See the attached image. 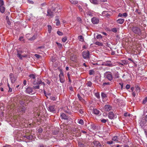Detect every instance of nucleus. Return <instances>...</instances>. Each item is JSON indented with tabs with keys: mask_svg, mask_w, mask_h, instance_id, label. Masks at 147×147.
Here are the masks:
<instances>
[{
	"mask_svg": "<svg viewBox=\"0 0 147 147\" xmlns=\"http://www.w3.org/2000/svg\"><path fill=\"white\" fill-rule=\"evenodd\" d=\"M132 32L136 34H137L139 36L141 35V32L140 29L137 27H133L131 29Z\"/></svg>",
	"mask_w": 147,
	"mask_h": 147,
	"instance_id": "1",
	"label": "nucleus"
},
{
	"mask_svg": "<svg viewBox=\"0 0 147 147\" xmlns=\"http://www.w3.org/2000/svg\"><path fill=\"white\" fill-rule=\"evenodd\" d=\"M105 78L110 81H111L113 78L111 73L110 72L107 71L104 74Z\"/></svg>",
	"mask_w": 147,
	"mask_h": 147,
	"instance_id": "2",
	"label": "nucleus"
},
{
	"mask_svg": "<svg viewBox=\"0 0 147 147\" xmlns=\"http://www.w3.org/2000/svg\"><path fill=\"white\" fill-rule=\"evenodd\" d=\"M82 55L83 58L84 59H89L90 58V53L88 50L83 51Z\"/></svg>",
	"mask_w": 147,
	"mask_h": 147,
	"instance_id": "3",
	"label": "nucleus"
},
{
	"mask_svg": "<svg viewBox=\"0 0 147 147\" xmlns=\"http://www.w3.org/2000/svg\"><path fill=\"white\" fill-rule=\"evenodd\" d=\"M59 77L60 82L62 83H64L65 81L63 73L61 70H60V74L59 75Z\"/></svg>",
	"mask_w": 147,
	"mask_h": 147,
	"instance_id": "4",
	"label": "nucleus"
},
{
	"mask_svg": "<svg viewBox=\"0 0 147 147\" xmlns=\"http://www.w3.org/2000/svg\"><path fill=\"white\" fill-rule=\"evenodd\" d=\"M4 2L3 0H0V12L1 13H3L5 10V8L3 6Z\"/></svg>",
	"mask_w": 147,
	"mask_h": 147,
	"instance_id": "5",
	"label": "nucleus"
},
{
	"mask_svg": "<svg viewBox=\"0 0 147 147\" xmlns=\"http://www.w3.org/2000/svg\"><path fill=\"white\" fill-rule=\"evenodd\" d=\"M61 117L62 119L66 120L67 122H69V121H71L72 119L69 117L68 116H67L64 113H62L61 114Z\"/></svg>",
	"mask_w": 147,
	"mask_h": 147,
	"instance_id": "6",
	"label": "nucleus"
},
{
	"mask_svg": "<svg viewBox=\"0 0 147 147\" xmlns=\"http://www.w3.org/2000/svg\"><path fill=\"white\" fill-rule=\"evenodd\" d=\"M9 77L12 84L14 83L17 79L16 77L14 76L12 73H10L9 75Z\"/></svg>",
	"mask_w": 147,
	"mask_h": 147,
	"instance_id": "7",
	"label": "nucleus"
},
{
	"mask_svg": "<svg viewBox=\"0 0 147 147\" xmlns=\"http://www.w3.org/2000/svg\"><path fill=\"white\" fill-rule=\"evenodd\" d=\"M102 14L103 16L108 18L111 16L112 13L110 11H104L102 13Z\"/></svg>",
	"mask_w": 147,
	"mask_h": 147,
	"instance_id": "8",
	"label": "nucleus"
},
{
	"mask_svg": "<svg viewBox=\"0 0 147 147\" xmlns=\"http://www.w3.org/2000/svg\"><path fill=\"white\" fill-rule=\"evenodd\" d=\"M140 125L143 128H144L147 125V122L144 119H142L140 122Z\"/></svg>",
	"mask_w": 147,
	"mask_h": 147,
	"instance_id": "9",
	"label": "nucleus"
},
{
	"mask_svg": "<svg viewBox=\"0 0 147 147\" xmlns=\"http://www.w3.org/2000/svg\"><path fill=\"white\" fill-rule=\"evenodd\" d=\"M92 23L94 24H98L99 22V20L98 18L94 17L91 19Z\"/></svg>",
	"mask_w": 147,
	"mask_h": 147,
	"instance_id": "10",
	"label": "nucleus"
},
{
	"mask_svg": "<svg viewBox=\"0 0 147 147\" xmlns=\"http://www.w3.org/2000/svg\"><path fill=\"white\" fill-rule=\"evenodd\" d=\"M93 143V147H104V145H102L98 141H94Z\"/></svg>",
	"mask_w": 147,
	"mask_h": 147,
	"instance_id": "11",
	"label": "nucleus"
},
{
	"mask_svg": "<svg viewBox=\"0 0 147 147\" xmlns=\"http://www.w3.org/2000/svg\"><path fill=\"white\" fill-rule=\"evenodd\" d=\"M55 106L54 105H50L48 107V109L49 111L55 113Z\"/></svg>",
	"mask_w": 147,
	"mask_h": 147,
	"instance_id": "12",
	"label": "nucleus"
},
{
	"mask_svg": "<svg viewBox=\"0 0 147 147\" xmlns=\"http://www.w3.org/2000/svg\"><path fill=\"white\" fill-rule=\"evenodd\" d=\"M27 94H30L32 93L33 92V89L30 86L28 87L25 90Z\"/></svg>",
	"mask_w": 147,
	"mask_h": 147,
	"instance_id": "13",
	"label": "nucleus"
},
{
	"mask_svg": "<svg viewBox=\"0 0 147 147\" xmlns=\"http://www.w3.org/2000/svg\"><path fill=\"white\" fill-rule=\"evenodd\" d=\"M89 130H95L97 128V127L94 124H92L88 126Z\"/></svg>",
	"mask_w": 147,
	"mask_h": 147,
	"instance_id": "14",
	"label": "nucleus"
},
{
	"mask_svg": "<svg viewBox=\"0 0 147 147\" xmlns=\"http://www.w3.org/2000/svg\"><path fill=\"white\" fill-rule=\"evenodd\" d=\"M47 14L46 16H49L50 17H53V12H52L51 10L50 9H48L47 11Z\"/></svg>",
	"mask_w": 147,
	"mask_h": 147,
	"instance_id": "15",
	"label": "nucleus"
},
{
	"mask_svg": "<svg viewBox=\"0 0 147 147\" xmlns=\"http://www.w3.org/2000/svg\"><path fill=\"white\" fill-rule=\"evenodd\" d=\"M108 117L109 119H112L115 117V115L112 112H110L108 113Z\"/></svg>",
	"mask_w": 147,
	"mask_h": 147,
	"instance_id": "16",
	"label": "nucleus"
},
{
	"mask_svg": "<svg viewBox=\"0 0 147 147\" xmlns=\"http://www.w3.org/2000/svg\"><path fill=\"white\" fill-rule=\"evenodd\" d=\"M113 78L114 79H117L119 78V74L118 72L117 71H115L113 72Z\"/></svg>",
	"mask_w": 147,
	"mask_h": 147,
	"instance_id": "17",
	"label": "nucleus"
},
{
	"mask_svg": "<svg viewBox=\"0 0 147 147\" xmlns=\"http://www.w3.org/2000/svg\"><path fill=\"white\" fill-rule=\"evenodd\" d=\"M42 82L41 80L38 79L37 80V82H36L35 81L33 82V84L34 86H36V85H39L40 84H41Z\"/></svg>",
	"mask_w": 147,
	"mask_h": 147,
	"instance_id": "18",
	"label": "nucleus"
},
{
	"mask_svg": "<svg viewBox=\"0 0 147 147\" xmlns=\"http://www.w3.org/2000/svg\"><path fill=\"white\" fill-rule=\"evenodd\" d=\"M105 111H109L111 110L112 107L110 105H106L105 107Z\"/></svg>",
	"mask_w": 147,
	"mask_h": 147,
	"instance_id": "19",
	"label": "nucleus"
},
{
	"mask_svg": "<svg viewBox=\"0 0 147 147\" xmlns=\"http://www.w3.org/2000/svg\"><path fill=\"white\" fill-rule=\"evenodd\" d=\"M93 113L96 115H100L101 113H100V111L96 109H93Z\"/></svg>",
	"mask_w": 147,
	"mask_h": 147,
	"instance_id": "20",
	"label": "nucleus"
},
{
	"mask_svg": "<svg viewBox=\"0 0 147 147\" xmlns=\"http://www.w3.org/2000/svg\"><path fill=\"white\" fill-rule=\"evenodd\" d=\"M24 138H26V139H28L29 140H32L33 136L32 135H26L24 136Z\"/></svg>",
	"mask_w": 147,
	"mask_h": 147,
	"instance_id": "21",
	"label": "nucleus"
},
{
	"mask_svg": "<svg viewBox=\"0 0 147 147\" xmlns=\"http://www.w3.org/2000/svg\"><path fill=\"white\" fill-rule=\"evenodd\" d=\"M127 16V13H124L123 14L121 13H119L118 15V17H122L123 16L124 17H126Z\"/></svg>",
	"mask_w": 147,
	"mask_h": 147,
	"instance_id": "22",
	"label": "nucleus"
},
{
	"mask_svg": "<svg viewBox=\"0 0 147 147\" xmlns=\"http://www.w3.org/2000/svg\"><path fill=\"white\" fill-rule=\"evenodd\" d=\"M124 21L125 20L124 19L120 18L117 20L116 21L118 23L121 24L124 23Z\"/></svg>",
	"mask_w": 147,
	"mask_h": 147,
	"instance_id": "23",
	"label": "nucleus"
},
{
	"mask_svg": "<svg viewBox=\"0 0 147 147\" xmlns=\"http://www.w3.org/2000/svg\"><path fill=\"white\" fill-rule=\"evenodd\" d=\"M102 65H104L105 66H108L109 67H113V65L112 63H105V62L103 63Z\"/></svg>",
	"mask_w": 147,
	"mask_h": 147,
	"instance_id": "24",
	"label": "nucleus"
},
{
	"mask_svg": "<svg viewBox=\"0 0 147 147\" xmlns=\"http://www.w3.org/2000/svg\"><path fill=\"white\" fill-rule=\"evenodd\" d=\"M119 138L117 136H115L112 137V140L113 141H115L117 142H119Z\"/></svg>",
	"mask_w": 147,
	"mask_h": 147,
	"instance_id": "25",
	"label": "nucleus"
},
{
	"mask_svg": "<svg viewBox=\"0 0 147 147\" xmlns=\"http://www.w3.org/2000/svg\"><path fill=\"white\" fill-rule=\"evenodd\" d=\"M90 2L95 5H97L99 1L98 0H90Z\"/></svg>",
	"mask_w": 147,
	"mask_h": 147,
	"instance_id": "26",
	"label": "nucleus"
},
{
	"mask_svg": "<svg viewBox=\"0 0 147 147\" xmlns=\"http://www.w3.org/2000/svg\"><path fill=\"white\" fill-rule=\"evenodd\" d=\"M77 96H78V98L79 99V100L82 101V102H85V100L83 99L80 96V94H77Z\"/></svg>",
	"mask_w": 147,
	"mask_h": 147,
	"instance_id": "27",
	"label": "nucleus"
},
{
	"mask_svg": "<svg viewBox=\"0 0 147 147\" xmlns=\"http://www.w3.org/2000/svg\"><path fill=\"white\" fill-rule=\"evenodd\" d=\"M29 77H30V78L34 80L33 82H34V81H35V76L34 74H30L29 75Z\"/></svg>",
	"mask_w": 147,
	"mask_h": 147,
	"instance_id": "28",
	"label": "nucleus"
},
{
	"mask_svg": "<svg viewBox=\"0 0 147 147\" xmlns=\"http://www.w3.org/2000/svg\"><path fill=\"white\" fill-rule=\"evenodd\" d=\"M22 51L21 50H18L17 51L18 54H17V57H21V54L22 53Z\"/></svg>",
	"mask_w": 147,
	"mask_h": 147,
	"instance_id": "29",
	"label": "nucleus"
},
{
	"mask_svg": "<svg viewBox=\"0 0 147 147\" xmlns=\"http://www.w3.org/2000/svg\"><path fill=\"white\" fill-rule=\"evenodd\" d=\"M93 11H88L86 13L87 15L89 16H90L92 17L93 16Z\"/></svg>",
	"mask_w": 147,
	"mask_h": 147,
	"instance_id": "30",
	"label": "nucleus"
},
{
	"mask_svg": "<svg viewBox=\"0 0 147 147\" xmlns=\"http://www.w3.org/2000/svg\"><path fill=\"white\" fill-rule=\"evenodd\" d=\"M60 131L57 130H54L53 132H52V134L53 135H57V134H58L59 133H60Z\"/></svg>",
	"mask_w": 147,
	"mask_h": 147,
	"instance_id": "31",
	"label": "nucleus"
},
{
	"mask_svg": "<svg viewBox=\"0 0 147 147\" xmlns=\"http://www.w3.org/2000/svg\"><path fill=\"white\" fill-rule=\"evenodd\" d=\"M86 85H87V86L90 87H92V83L90 81H88L87 83H86Z\"/></svg>",
	"mask_w": 147,
	"mask_h": 147,
	"instance_id": "32",
	"label": "nucleus"
},
{
	"mask_svg": "<svg viewBox=\"0 0 147 147\" xmlns=\"http://www.w3.org/2000/svg\"><path fill=\"white\" fill-rule=\"evenodd\" d=\"M78 38L79 40L80 41H81L82 42H83L84 41V38H83V37L82 36L80 35V36H79L78 37Z\"/></svg>",
	"mask_w": 147,
	"mask_h": 147,
	"instance_id": "33",
	"label": "nucleus"
},
{
	"mask_svg": "<svg viewBox=\"0 0 147 147\" xmlns=\"http://www.w3.org/2000/svg\"><path fill=\"white\" fill-rule=\"evenodd\" d=\"M36 35H34L32 37L28 39V40L31 41L33 40L36 38Z\"/></svg>",
	"mask_w": 147,
	"mask_h": 147,
	"instance_id": "34",
	"label": "nucleus"
},
{
	"mask_svg": "<svg viewBox=\"0 0 147 147\" xmlns=\"http://www.w3.org/2000/svg\"><path fill=\"white\" fill-rule=\"evenodd\" d=\"M136 89V90L137 92H139L140 90V88L138 85H136L135 87Z\"/></svg>",
	"mask_w": 147,
	"mask_h": 147,
	"instance_id": "35",
	"label": "nucleus"
},
{
	"mask_svg": "<svg viewBox=\"0 0 147 147\" xmlns=\"http://www.w3.org/2000/svg\"><path fill=\"white\" fill-rule=\"evenodd\" d=\"M48 32L49 33H51V29H52V27L50 25H48Z\"/></svg>",
	"mask_w": 147,
	"mask_h": 147,
	"instance_id": "36",
	"label": "nucleus"
},
{
	"mask_svg": "<svg viewBox=\"0 0 147 147\" xmlns=\"http://www.w3.org/2000/svg\"><path fill=\"white\" fill-rule=\"evenodd\" d=\"M101 96L102 98H104L106 97H107V95L104 93H102L101 94Z\"/></svg>",
	"mask_w": 147,
	"mask_h": 147,
	"instance_id": "37",
	"label": "nucleus"
},
{
	"mask_svg": "<svg viewBox=\"0 0 147 147\" xmlns=\"http://www.w3.org/2000/svg\"><path fill=\"white\" fill-rule=\"evenodd\" d=\"M67 77H68V82L70 83H71V80L70 79V74H69V72H68L67 73Z\"/></svg>",
	"mask_w": 147,
	"mask_h": 147,
	"instance_id": "38",
	"label": "nucleus"
},
{
	"mask_svg": "<svg viewBox=\"0 0 147 147\" xmlns=\"http://www.w3.org/2000/svg\"><path fill=\"white\" fill-rule=\"evenodd\" d=\"M95 73V71L93 70H90L89 71V74L90 75H93Z\"/></svg>",
	"mask_w": 147,
	"mask_h": 147,
	"instance_id": "39",
	"label": "nucleus"
},
{
	"mask_svg": "<svg viewBox=\"0 0 147 147\" xmlns=\"http://www.w3.org/2000/svg\"><path fill=\"white\" fill-rule=\"evenodd\" d=\"M70 1L71 3L74 4H76L78 3V1H75L74 0H70Z\"/></svg>",
	"mask_w": 147,
	"mask_h": 147,
	"instance_id": "40",
	"label": "nucleus"
},
{
	"mask_svg": "<svg viewBox=\"0 0 147 147\" xmlns=\"http://www.w3.org/2000/svg\"><path fill=\"white\" fill-rule=\"evenodd\" d=\"M36 86H33L32 88L33 89H39L40 88V86L36 85Z\"/></svg>",
	"mask_w": 147,
	"mask_h": 147,
	"instance_id": "41",
	"label": "nucleus"
},
{
	"mask_svg": "<svg viewBox=\"0 0 147 147\" xmlns=\"http://www.w3.org/2000/svg\"><path fill=\"white\" fill-rule=\"evenodd\" d=\"M95 44L99 46H103V45L102 43L98 42H95Z\"/></svg>",
	"mask_w": 147,
	"mask_h": 147,
	"instance_id": "42",
	"label": "nucleus"
},
{
	"mask_svg": "<svg viewBox=\"0 0 147 147\" xmlns=\"http://www.w3.org/2000/svg\"><path fill=\"white\" fill-rule=\"evenodd\" d=\"M25 109V108L24 107H20V111L21 112H22L23 113L24 112Z\"/></svg>",
	"mask_w": 147,
	"mask_h": 147,
	"instance_id": "43",
	"label": "nucleus"
},
{
	"mask_svg": "<svg viewBox=\"0 0 147 147\" xmlns=\"http://www.w3.org/2000/svg\"><path fill=\"white\" fill-rule=\"evenodd\" d=\"M78 123L81 125H83L84 124V122L82 119H80L78 121Z\"/></svg>",
	"mask_w": 147,
	"mask_h": 147,
	"instance_id": "44",
	"label": "nucleus"
},
{
	"mask_svg": "<svg viewBox=\"0 0 147 147\" xmlns=\"http://www.w3.org/2000/svg\"><path fill=\"white\" fill-rule=\"evenodd\" d=\"M56 43L59 48L61 49L62 48V45L61 44L58 42H56Z\"/></svg>",
	"mask_w": 147,
	"mask_h": 147,
	"instance_id": "45",
	"label": "nucleus"
},
{
	"mask_svg": "<svg viewBox=\"0 0 147 147\" xmlns=\"http://www.w3.org/2000/svg\"><path fill=\"white\" fill-rule=\"evenodd\" d=\"M147 101V96L143 100L142 103L143 104H145Z\"/></svg>",
	"mask_w": 147,
	"mask_h": 147,
	"instance_id": "46",
	"label": "nucleus"
},
{
	"mask_svg": "<svg viewBox=\"0 0 147 147\" xmlns=\"http://www.w3.org/2000/svg\"><path fill=\"white\" fill-rule=\"evenodd\" d=\"M67 39V37L65 36L62 38V41L63 42H65L66 41Z\"/></svg>",
	"mask_w": 147,
	"mask_h": 147,
	"instance_id": "47",
	"label": "nucleus"
},
{
	"mask_svg": "<svg viewBox=\"0 0 147 147\" xmlns=\"http://www.w3.org/2000/svg\"><path fill=\"white\" fill-rule=\"evenodd\" d=\"M79 147H85V145L84 144L80 142L79 143Z\"/></svg>",
	"mask_w": 147,
	"mask_h": 147,
	"instance_id": "48",
	"label": "nucleus"
},
{
	"mask_svg": "<svg viewBox=\"0 0 147 147\" xmlns=\"http://www.w3.org/2000/svg\"><path fill=\"white\" fill-rule=\"evenodd\" d=\"M55 20L57 21L56 23V26H59L60 24V22L59 20V19H56Z\"/></svg>",
	"mask_w": 147,
	"mask_h": 147,
	"instance_id": "49",
	"label": "nucleus"
},
{
	"mask_svg": "<svg viewBox=\"0 0 147 147\" xmlns=\"http://www.w3.org/2000/svg\"><path fill=\"white\" fill-rule=\"evenodd\" d=\"M135 12H136L138 15H140L141 14V11L138 9H136Z\"/></svg>",
	"mask_w": 147,
	"mask_h": 147,
	"instance_id": "50",
	"label": "nucleus"
},
{
	"mask_svg": "<svg viewBox=\"0 0 147 147\" xmlns=\"http://www.w3.org/2000/svg\"><path fill=\"white\" fill-rule=\"evenodd\" d=\"M106 143L109 144H111L113 143V142L112 141H108Z\"/></svg>",
	"mask_w": 147,
	"mask_h": 147,
	"instance_id": "51",
	"label": "nucleus"
},
{
	"mask_svg": "<svg viewBox=\"0 0 147 147\" xmlns=\"http://www.w3.org/2000/svg\"><path fill=\"white\" fill-rule=\"evenodd\" d=\"M130 115H131V114H129L127 113H125L124 114V116L125 117H127V116L129 117H130Z\"/></svg>",
	"mask_w": 147,
	"mask_h": 147,
	"instance_id": "52",
	"label": "nucleus"
},
{
	"mask_svg": "<svg viewBox=\"0 0 147 147\" xmlns=\"http://www.w3.org/2000/svg\"><path fill=\"white\" fill-rule=\"evenodd\" d=\"M38 132L39 133H41L43 131L42 129L41 128H40L37 130Z\"/></svg>",
	"mask_w": 147,
	"mask_h": 147,
	"instance_id": "53",
	"label": "nucleus"
},
{
	"mask_svg": "<svg viewBox=\"0 0 147 147\" xmlns=\"http://www.w3.org/2000/svg\"><path fill=\"white\" fill-rule=\"evenodd\" d=\"M108 121V119H101V121L102 123H105L107 121Z\"/></svg>",
	"mask_w": 147,
	"mask_h": 147,
	"instance_id": "54",
	"label": "nucleus"
},
{
	"mask_svg": "<svg viewBox=\"0 0 147 147\" xmlns=\"http://www.w3.org/2000/svg\"><path fill=\"white\" fill-rule=\"evenodd\" d=\"M111 31L115 33H116L117 31V29L116 28H114L111 29Z\"/></svg>",
	"mask_w": 147,
	"mask_h": 147,
	"instance_id": "55",
	"label": "nucleus"
},
{
	"mask_svg": "<svg viewBox=\"0 0 147 147\" xmlns=\"http://www.w3.org/2000/svg\"><path fill=\"white\" fill-rule=\"evenodd\" d=\"M110 83L109 82H105L103 83L102 84L103 86H105L106 85H109Z\"/></svg>",
	"mask_w": 147,
	"mask_h": 147,
	"instance_id": "56",
	"label": "nucleus"
},
{
	"mask_svg": "<svg viewBox=\"0 0 147 147\" xmlns=\"http://www.w3.org/2000/svg\"><path fill=\"white\" fill-rule=\"evenodd\" d=\"M78 8L79 9V10L81 12L83 10V9H82V7L81 6H80V5L78 6Z\"/></svg>",
	"mask_w": 147,
	"mask_h": 147,
	"instance_id": "57",
	"label": "nucleus"
},
{
	"mask_svg": "<svg viewBox=\"0 0 147 147\" xmlns=\"http://www.w3.org/2000/svg\"><path fill=\"white\" fill-rule=\"evenodd\" d=\"M27 55H21V57H18L20 59H22V57H27Z\"/></svg>",
	"mask_w": 147,
	"mask_h": 147,
	"instance_id": "58",
	"label": "nucleus"
},
{
	"mask_svg": "<svg viewBox=\"0 0 147 147\" xmlns=\"http://www.w3.org/2000/svg\"><path fill=\"white\" fill-rule=\"evenodd\" d=\"M57 33L58 35H59V36H62L63 34L62 32L59 31H57Z\"/></svg>",
	"mask_w": 147,
	"mask_h": 147,
	"instance_id": "59",
	"label": "nucleus"
},
{
	"mask_svg": "<svg viewBox=\"0 0 147 147\" xmlns=\"http://www.w3.org/2000/svg\"><path fill=\"white\" fill-rule=\"evenodd\" d=\"M102 38V36L100 34H98L96 36V38L98 39H100Z\"/></svg>",
	"mask_w": 147,
	"mask_h": 147,
	"instance_id": "60",
	"label": "nucleus"
},
{
	"mask_svg": "<svg viewBox=\"0 0 147 147\" xmlns=\"http://www.w3.org/2000/svg\"><path fill=\"white\" fill-rule=\"evenodd\" d=\"M38 147H45V146L42 143H40L38 145Z\"/></svg>",
	"mask_w": 147,
	"mask_h": 147,
	"instance_id": "61",
	"label": "nucleus"
},
{
	"mask_svg": "<svg viewBox=\"0 0 147 147\" xmlns=\"http://www.w3.org/2000/svg\"><path fill=\"white\" fill-rule=\"evenodd\" d=\"M51 100H56V98L55 97L52 96V97H51Z\"/></svg>",
	"mask_w": 147,
	"mask_h": 147,
	"instance_id": "62",
	"label": "nucleus"
},
{
	"mask_svg": "<svg viewBox=\"0 0 147 147\" xmlns=\"http://www.w3.org/2000/svg\"><path fill=\"white\" fill-rule=\"evenodd\" d=\"M95 95L98 98H99L100 95H99V94L98 93H96L95 94Z\"/></svg>",
	"mask_w": 147,
	"mask_h": 147,
	"instance_id": "63",
	"label": "nucleus"
},
{
	"mask_svg": "<svg viewBox=\"0 0 147 147\" xmlns=\"http://www.w3.org/2000/svg\"><path fill=\"white\" fill-rule=\"evenodd\" d=\"M130 86L129 84H127L126 86V88L127 89H129L130 88Z\"/></svg>",
	"mask_w": 147,
	"mask_h": 147,
	"instance_id": "64",
	"label": "nucleus"
}]
</instances>
